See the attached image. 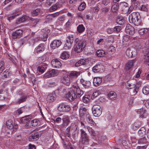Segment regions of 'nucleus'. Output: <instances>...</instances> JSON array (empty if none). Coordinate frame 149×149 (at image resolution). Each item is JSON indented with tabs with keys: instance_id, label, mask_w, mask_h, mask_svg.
Masks as SVG:
<instances>
[{
	"instance_id": "nucleus-43",
	"label": "nucleus",
	"mask_w": 149,
	"mask_h": 149,
	"mask_svg": "<svg viewBox=\"0 0 149 149\" xmlns=\"http://www.w3.org/2000/svg\"><path fill=\"white\" fill-rule=\"evenodd\" d=\"M72 43L66 41L64 47V48L65 49H68L71 48L72 45Z\"/></svg>"
},
{
	"instance_id": "nucleus-36",
	"label": "nucleus",
	"mask_w": 149,
	"mask_h": 149,
	"mask_svg": "<svg viewBox=\"0 0 149 149\" xmlns=\"http://www.w3.org/2000/svg\"><path fill=\"white\" fill-rule=\"evenodd\" d=\"M70 56L69 54L66 52H64L62 53L61 56V58L63 59H66L68 58Z\"/></svg>"
},
{
	"instance_id": "nucleus-2",
	"label": "nucleus",
	"mask_w": 149,
	"mask_h": 149,
	"mask_svg": "<svg viewBox=\"0 0 149 149\" xmlns=\"http://www.w3.org/2000/svg\"><path fill=\"white\" fill-rule=\"evenodd\" d=\"M74 42L76 44L74 47V51L77 53L81 52L85 47L84 41L83 40H79L78 38H77L74 40Z\"/></svg>"
},
{
	"instance_id": "nucleus-14",
	"label": "nucleus",
	"mask_w": 149,
	"mask_h": 149,
	"mask_svg": "<svg viewBox=\"0 0 149 149\" xmlns=\"http://www.w3.org/2000/svg\"><path fill=\"white\" fill-rule=\"evenodd\" d=\"M86 121L88 124L91 125V126H94L96 125V123L94 122L91 116L89 113H87L86 116Z\"/></svg>"
},
{
	"instance_id": "nucleus-53",
	"label": "nucleus",
	"mask_w": 149,
	"mask_h": 149,
	"mask_svg": "<svg viewBox=\"0 0 149 149\" xmlns=\"http://www.w3.org/2000/svg\"><path fill=\"white\" fill-rule=\"evenodd\" d=\"M81 62V65H85L88 64L89 63V59H82L80 60Z\"/></svg>"
},
{
	"instance_id": "nucleus-27",
	"label": "nucleus",
	"mask_w": 149,
	"mask_h": 149,
	"mask_svg": "<svg viewBox=\"0 0 149 149\" xmlns=\"http://www.w3.org/2000/svg\"><path fill=\"white\" fill-rule=\"evenodd\" d=\"M87 113H88L85 108L81 107L79 109V115L81 117H83L84 115H86Z\"/></svg>"
},
{
	"instance_id": "nucleus-42",
	"label": "nucleus",
	"mask_w": 149,
	"mask_h": 149,
	"mask_svg": "<svg viewBox=\"0 0 149 149\" xmlns=\"http://www.w3.org/2000/svg\"><path fill=\"white\" fill-rule=\"evenodd\" d=\"M10 74L11 73H10V70L8 69L6 70L3 72L2 77H3L4 78H6L8 77Z\"/></svg>"
},
{
	"instance_id": "nucleus-34",
	"label": "nucleus",
	"mask_w": 149,
	"mask_h": 149,
	"mask_svg": "<svg viewBox=\"0 0 149 149\" xmlns=\"http://www.w3.org/2000/svg\"><path fill=\"white\" fill-rule=\"evenodd\" d=\"M7 127L9 129H12L13 128V124L12 120H9L6 122Z\"/></svg>"
},
{
	"instance_id": "nucleus-48",
	"label": "nucleus",
	"mask_w": 149,
	"mask_h": 149,
	"mask_svg": "<svg viewBox=\"0 0 149 149\" xmlns=\"http://www.w3.org/2000/svg\"><path fill=\"white\" fill-rule=\"evenodd\" d=\"M86 4L85 3L83 2L81 3L78 6V9L80 11L83 10L86 8Z\"/></svg>"
},
{
	"instance_id": "nucleus-44",
	"label": "nucleus",
	"mask_w": 149,
	"mask_h": 149,
	"mask_svg": "<svg viewBox=\"0 0 149 149\" xmlns=\"http://www.w3.org/2000/svg\"><path fill=\"white\" fill-rule=\"evenodd\" d=\"M40 11V9H37L32 11L31 12V14L33 16H37L39 14Z\"/></svg>"
},
{
	"instance_id": "nucleus-10",
	"label": "nucleus",
	"mask_w": 149,
	"mask_h": 149,
	"mask_svg": "<svg viewBox=\"0 0 149 149\" xmlns=\"http://www.w3.org/2000/svg\"><path fill=\"white\" fill-rule=\"evenodd\" d=\"M125 32L128 34L132 35L135 33L134 27L129 24H127L125 29Z\"/></svg>"
},
{
	"instance_id": "nucleus-25",
	"label": "nucleus",
	"mask_w": 149,
	"mask_h": 149,
	"mask_svg": "<svg viewBox=\"0 0 149 149\" xmlns=\"http://www.w3.org/2000/svg\"><path fill=\"white\" fill-rule=\"evenodd\" d=\"M40 135L38 133L32 134L29 138V140L30 141H33L34 140H37L39 138Z\"/></svg>"
},
{
	"instance_id": "nucleus-37",
	"label": "nucleus",
	"mask_w": 149,
	"mask_h": 149,
	"mask_svg": "<svg viewBox=\"0 0 149 149\" xmlns=\"http://www.w3.org/2000/svg\"><path fill=\"white\" fill-rule=\"evenodd\" d=\"M62 120L63 123L66 124L67 125H68L70 122V119L68 116H64Z\"/></svg>"
},
{
	"instance_id": "nucleus-54",
	"label": "nucleus",
	"mask_w": 149,
	"mask_h": 149,
	"mask_svg": "<svg viewBox=\"0 0 149 149\" xmlns=\"http://www.w3.org/2000/svg\"><path fill=\"white\" fill-rule=\"evenodd\" d=\"M39 120L36 119H35L33 120H31V122L32 124V127H35L38 125Z\"/></svg>"
},
{
	"instance_id": "nucleus-64",
	"label": "nucleus",
	"mask_w": 149,
	"mask_h": 149,
	"mask_svg": "<svg viewBox=\"0 0 149 149\" xmlns=\"http://www.w3.org/2000/svg\"><path fill=\"white\" fill-rule=\"evenodd\" d=\"M36 146L31 144H29L28 146V149H36Z\"/></svg>"
},
{
	"instance_id": "nucleus-41",
	"label": "nucleus",
	"mask_w": 149,
	"mask_h": 149,
	"mask_svg": "<svg viewBox=\"0 0 149 149\" xmlns=\"http://www.w3.org/2000/svg\"><path fill=\"white\" fill-rule=\"evenodd\" d=\"M86 128L89 133L91 135L93 136H95L96 135V134L95 132L91 127L88 126H86Z\"/></svg>"
},
{
	"instance_id": "nucleus-55",
	"label": "nucleus",
	"mask_w": 149,
	"mask_h": 149,
	"mask_svg": "<svg viewBox=\"0 0 149 149\" xmlns=\"http://www.w3.org/2000/svg\"><path fill=\"white\" fill-rule=\"evenodd\" d=\"M147 142V140L145 137L142 138L138 141L139 143H146Z\"/></svg>"
},
{
	"instance_id": "nucleus-60",
	"label": "nucleus",
	"mask_w": 149,
	"mask_h": 149,
	"mask_svg": "<svg viewBox=\"0 0 149 149\" xmlns=\"http://www.w3.org/2000/svg\"><path fill=\"white\" fill-rule=\"evenodd\" d=\"M133 128L136 129L139 128L140 126V124L139 122H135L134 124Z\"/></svg>"
},
{
	"instance_id": "nucleus-51",
	"label": "nucleus",
	"mask_w": 149,
	"mask_h": 149,
	"mask_svg": "<svg viewBox=\"0 0 149 149\" xmlns=\"http://www.w3.org/2000/svg\"><path fill=\"white\" fill-rule=\"evenodd\" d=\"M142 92L145 95H148L149 93V88L147 86L144 87L142 90Z\"/></svg>"
},
{
	"instance_id": "nucleus-29",
	"label": "nucleus",
	"mask_w": 149,
	"mask_h": 149,
	"mask_svg": "<svg viewBox=\"0 0 149 149\" xmlns=\"http://www.w3.org/2000/svg\"><path fill=\"white\" fill-rule=\"evenodd\" d=\"M143 61L145 64L149 65V52H146V54L144 55Z\"/></svg>"
},
{
	"instance_id": "nucleus-32",
	"label": "nucleus",
	"mask_w": 149,
	"mask_h": 149,
	"mask_svg": "<svg viewBox=\"0 0 149 149\" xmlns=\"http://www.w3.org/2000/svg\"><path fill=\"white\" fill-rule=\"evenodd\" d=\"M45 47L43 44H40L36 48L37 53H41L44 50Z\"/></svg>"
},
{
	"instance_id": "nucleus-19",
	"label": "nucleus",
	"mask_w": 149,
	"mask_h": 149,
	"mask_svg": "<svg viewBox=\"0 0 149 149\" xmlns=\"http://www.w3.org/2000/svg\"><path fill=\"white\" fill-rule=\"evenodd\" d=\"M120 6L121 7L123 13H126L128 12L129 6L128 4L125 2H123L120 4Z\"/></svg>"
},
{
	"instance_id": "nucleus-56",
	"label": "nucleus",
	"mask_w": 149,
	"mask_h": 149,
	"mask_svg": "<svg viewBox=\"0 0 149 149\" xmlns=\"http://www.w3.org/2000/svg\"><path fill=\"white\" fill-rule=\"evenodd\" d=\"M121 30V26H116L115 27L113 28V31L115 32H120Z\"/></svg>"
},
{
	"instance_id": "nucleus-9",
	"label": "nucleus",
	"mask_w": 149,
	"mask_h": 149,
	"mask_svg": "<svg viewBox=\"0 0 149 149\" xmlns=\"http://www.w3.org/2000/svg\"><path fill=\"white\" fill-rule=\"evenodd\" d=\"M104 66L101 64L98 63L93 68V70L95 72H102L104 70Z\"/></svg>"
},
{
	"instance_id": "nucleus-6",
	"label": "nucleus",
	"mask_w": 149,
	"mask_h": 149,
	"mask_svg": "<svg viewBox=\"0 0 149 149\" xmlns=\"http://www.w3.org/2000/svg\"><path fill=\"white\" fill-rule=\"evenodd\" d=\"M77 95L73 90H69L66 94V98L69 100L73 101L76 98Z\"/></svg>"
},
{
	"instance_id": "nucleus-22",
	"label": "nucleus",
	"mask_w": 149,
	"mask_h": 149,
	"mask_svg": "<svg viewBox=\"0 0 149 149\" xmlns=\"http://www.w3.org/2000/svg\"><path fill=\"white\" fill-rule=\"evenodd\" d=\"M102 82V79L100 77L94 78L93 81V84L95 86L100 85Z\"/></svg>"
},
{
	"instance_id": "nucleus-50",
	"label": "nucleus",
	"mask_w": 149,
	"mask_h": 149,
	"mask_svg": "<svg viewBox=\"0 0 149 149\" xmlns=\"http://www.w3.org/2000/svg\"><path fill=\"white\" fill-rule=\"evenodd\" d=\"M108 51L110 54L113 53L116 51L115 48L113 46H111L108 48Z\"/></svg>"
},
{
	"instance_id": "nucleus-31",
	"label": "nucleus",
	"mask_w": 149,
	"mask_h": 149,
	"mask_svg": "<svg viewBox=\"0 0 149 149\" xmlns=\"http://www.w3.org/2000/svg\"><path fill=\"white\" fill-rule=\"evenodd\" d=\"M31 116H27L22 117L20 119L21 123L24 124H26L31 120Z\"/></svg>"
},
{
	"instance_id": "nucleus-58",
	"label": "nucleus",
	"mask_w": 149,
	"mask_h": 149,
	"mask_svg": "<svg viewBox=\"0 0 149 149\" xmlns=\"http://www.w3.org/2000/svg\"><path fill=\"white\" fill-rule=\"evenodd\" d=\"M58 15V13H54L51 15H49L47 16L46 17V19H51L52 18L51 17H55L57 16Z\"/></svg>"
},
{
	"instance_id": "nucleus-28",
	"label": "nucleus",
	"mask_w": 149,
	"mask_h": 149,
	"mask_svg": "<svg viewBox=\"0 0 149 149\" xmlns=\"http://www.w3.org/2000/svg\"><path fill=\"white\" fill-rule=\"evenodd\" d=\"M28 18V16L25 15L23 16L22 17H20L17 19L16 20V23L17 24H20L26 20Z\"/></svg>"
},
{
	"instance_id": "nucleus-15",
	"label": "nucleus",
	"mask_w": 149,
	"mask_h": 149,
	"mask_svg": "<svg viewBox=\"0 0 149 149\" xmlns=\"http://www.w3.org/2000/svg\"><path fill=\"white\" fill-rule=\"evenodd\" d=\"M61 44V41L59 40H55L52 42L50 46L52 48L55 49L59 47Z\"/></svg>"
},
{
	"instance_id": "nucleus-13",
	"label": "nucleus",
	"mask_w": 149,
	"mask_h": 149,
	"mask_svg": "<svg viewBox=\"0 0 149 149\" xmlns=\"http://www.w3.org/2000/svg\"><path fill=\"white\" fill-rule=\"evenodd\" d=\"M22 31L20 29L13 32L12 33V38L13 39H16L20 38L22 36Z\"/></svg>"
},
{
	"instance_id": "nucleus-49",
	"label": "nucleus",
	"mask_w": 149,
	"mask_h": 149,
	"mask_svg": "<svg viewBox=\"0 0 149 149\" xmlns=\"http://www.w3.org/2000/svg\"><path fill=\"white\" fill-rule=\"evenodd\" d=\"M139 9L141 10L147 12L148 10L147 6L146 5H142L139 7Z\"/></svg>"
},
{
	"instance_id": "nucleus-18",
	"label": "nucleus",
	"mask_w": 149,
	"mask_h": 149,
	"mask_svg": "<svg viewBox=\"0 0 149 149\" xmlns=\"http://www.w3.org/2000/svg\"><path fill=\"white\" fill-rule=\"evenodd\" d=\"M47 64L42 63L38 66L37 69V71L41 74H42L44 72L45 69L47 68Z\"/></svg>"
},
{
	"instance_id": "nucleus-21",
	"label": "nucleus",
	"mask_w": 149,
	"mask_h": 149,
	"mask_svg": "<svg viewBox=\"0 0 149 149\" xmlns=\"http://www.w3.org/2000/svg\"><path fill=\"white\" fill-rule=\"evenodd\" d=\"M42 31L44 33L43 34V37H41L42 40L44 41H45L47 40V38L48 37V33L50 31V30L46 28L45 29H42Z\"/></svg>"
},
{
	"instance_id": "nucleus-61",
	"label": "nucleus",
	"mask_w": 149,
	"mask_h": 149,
	"mask_svg": "<svg viewBox=\"0 0 149 149\" xmlns=\"http://www.w3.org/2000/svg\"><path fill=\"white\" fill-rule=\"evenodd\" d=\"M30 19L34 25H36L39 21V20L37 19H35L31 18Z\"/></svg>"
},
{
	"instance_id": "nucleus-11",
	"label": "nucleus",
	"mask_w": 149,
	"mask_h": 149,
	"mask_svg": "<svg viewBox=\"0 0 149 149\" xmlns=\"http://www.w3.org/2000/svg\"><path fill=\"white\" fill-rule=\"evenodd\" d=\"M126 55L129 57H133L136 55V52L133 48H128L125 52Z\"/></svg>"
},
{
	"instance_id": "nucleus-63",
	"label": "nucleus",
	"mask_w": 149,
	"mask_h": 149,
	"mask_svg": "<svg viewBox=\"0 0 149 149\" xmlns=\"http://www.w3.org/2000/svg\"><path fill=\"white\" fill-rule=\"evenodd\" d=\"M109 8L107 7H105L102 8L101 9V11L102 13H106L109 11Z\"/></svg>"
},
{
	"instance_id": "nucleus-57",
	"label": "nucleus",
	"mask_w": 149,
	"mask_h": 149,
	"mask_svg": "<svg viewBox=\"0 0 149 149\" xmlns=\"http://www.w3.org/2000/svg\"><path fill=\"white\" fill-rule=\"evenodd\" d=\"M89 96L88 95H86L84 96L82 98L83 102L85 103L88 102L89 101Z\"/></svg>"
},
{
	"instance_id": "nucleus-16",
	"label": "nucleus",
	"mask_w": 149,
	"mask_h": 149,
	"mask_svg": "<svg viewBox=\"0 0 149 149\" xmlns=\"http://www.w3.org/2000/svg\"><path fill=\"white\" fill-rule=\"evenodd\" d=\"M27 99V96L26 95H22L20 98L15 99L14 103L15 104H19L26 101Z\"/></svg>"
},
{
	"instance_id": "nucleus-23",
	"label": "nucleus",
	"mask_w": 149,
	"mask_h": 149,
	"mask_svg": "<svg viewBox=\"0 0 149 149\" xmlns=\"http://www.w3.org/2000/svg\"><path fill=\"white\" fill-rule=\"evenodd\" d=\"M135 62L134 60H130L125 65V68L127 70H128L131 69L133 66Z\"/></svg>"
},
{
	"instance_id": "nucleus-38",
	"label": "nucleus",
	"mask_w": 149,
	"mask_h": 149,
	"mask_svg": "<svg viewBox=\"0 0 149 149\" xmlns=\"http://www.w3.org/2000/svg\"><path fill=\"white\" fill-rule=\"evenodd\" d=\"M96 53L98 57H103L106 55L104 51L102 50L97 51Z\"/></svg>"
},
{
	"instance_id": "nucleus-33",
	"label": "nucleus",
	"mask_w": 149,
	"mask_h": 149,
	"mask_svg": "<svg viewBox=\"0 0 149 149\" xmlns=\"http://www.w3.org/2000/svg\"><path fill=\"white\" fill-rule=\"evenodd\" d=\"M146 133V130L144 127H142L139 130L138 134L140 136H143L145 135Z\"/></svg>"
},
{
	"instance_id": "nucleus-12",
	"label": "nucleus",
	"mask_w": 149,
	"mask_h": 149,
	"mask_svg": "<svg viewBox=\"0 0 149 149\" xmlns=\"http://www.w3.org/2000/svg\"><path fill=\"white\" fill-rule=\"evenodd\" d=\"M51 64L54 68H59L61 67L62 64L59 60L58 59H54L51 61Z\"/></svg>"
},
{
	"instance_id": "nucleus-40",
	"label": "nucleus",
	"mask_w": 149,
	"mask_h": 149,
	"mask_svg": "<svg viewBox=\"0 0 149 149\" xmlns=\"http://www.w3.org/2000/svg\"><path fill=\"white\" fill-rule=\"evenodd\" d=\"M146 111V110L143 108L137 110L136 111L138 114L141 115L140 116L141 117H143L144 116L143 114L145 113Z\"/></svg>"
},
{
	"instance_id": "nucleus-4",
	"label": "nucleus",
	"mask_w": 149,
	"mask_h": 149,
	"mask_svg": "<svg viewBox=\"0 0 149 149\" xmlns=\"http://www.w3.org/2000/svg\"><path fill=\"white\" fill-rule=\"evenodd\" d=\"M102 109L100 105H95L92 108V112L94 116H99L102 114Z\"/></svg>"
},
{
	"instance_id": "nucleus-62",
	"label": "nucleus",
	"mask_w": 149,
	"mask_h": 149,
	"mask_svg": "<svg viewBox=\"0 0 149 149\" xmlns=\"http://www.w3.org/2000/svg\"><path fill=\"white\" fill-rule=\"evenodd\" d=\"M111 0H102V4L104 5L107 6L111 2Z\"/></svg>"
},
{
	"instance_id": "nucleus-30",
	"label": "nucleus",
	"mask_w": 149,
	"mask_h": 149,
	"mask_svg": "<svg viewBox=\"0 0 149 149\" xmlns=\"http://www.w3.org/2000/svg\"><path fill=\"white\" fill-rule=\"evenodd\" d=\"M108 97L112 100H115L116 98L117 95L116 93L112 91L109 92L108 94Z\"/></svg>"
},
{
	"instance_id": "nucleus-46",
	"label": "nucleus",
	"mask_w": 149,
	"mask_h": 149,
	"mask_svg": "<svg viewBox=\"0 0 149 149\" xmlns=\"http://www.w3.org/2000/svg\"><path fill=\"white\" fill-rule=\"evenodd\" d=\"M0 94L5 95H8L7 89L4 88H0Z\"/></svg>"
},
{
	"instance_id": "nucleus-3",
	"label": "nucleus",
	"mask_w": 149,
	"mask_h": 149,
	"mask_svg": "<svg viewBox=\"0 0 149 149\" xmlns=\"http://www.w3.org/2000/svg\"><path fill=\"white\" fill-rule=\"evenodd\" d=\"M68 73L66 71L64 72L61 79V82L66 85H68L70 84V79L69 77Z\"/></svg>"
},
{
	"instance_id": "nucleus-20",
	"label": "nucleus",
	"mask_w": 149,
	"mask_h": 149,
	"mask_svg": "<svg viewBox=\"0 0 149 149\" xmlns=\"http://www.w3.org/2000/svg\"><path fill=\"white\" fill-rule=\"evenodd\" d=\"M55 95L54 94H50L47 96L46 101L47 103H50L53 102L55 100Z\"/></svg>"
},
{
	"instance_id": "nucleus-35",
	"label": "nucleus",
	"mask_w": 149,
	"mask_h": 149,
	"mask_svg": "<svg viewBox=\"0 0 149 149\" xmlns=\"http://www.w3.org/2000/svg\"><path fill=\"white\" fill-rule=\"evenodd\" d=\"M135 84H130L129 83H127V87L128 89H132L133 88H134V91H135L134 93H135V94L138 91V89L135 88Z\"/></svg>"
},
{
	"instance_id": "nucleus-7",
	"label": "nucleus",
	"mask_w": 149,
	"mask_h": 149,
	"mask_svg": "<svg viewBox=\"0 0 149 149\" xmlns=\"http://www.w3.org/2000/svg\"><path fill=\"white\" fill-rule=\"evenodd\" d=\"M80 131L82 143L84 144L88 142L89 141L88 137L85 132L83 129H81Z\"/></svg>"
},
{
	"instance_id": "nucleus-52",
	"label": "nucleus",
	"mask_w": 149,
	"mask_h": 149,
	"mask_svg": "<svg viewBox=\"0 0 149 149\" xmlns=\"http://www.w3.org/2000/svg\"><path fill=\"white\" fill-rule=\"evenodd\" d=\"M100 94V91H97L92 94L91 98L92 99H94L97 97Z\"/></svg>"
},
{
	"instance_id": "nucleus-45",
	"label": "nucleus",
	"mask_w": 149,
	"mask_h": 149,
	"mask_svg": "<svg viewBox=\"0 0 149 149\" xmlns=\"http://www.w3.org/2000/svg\"><path fill=\"white\" fill-rule=\"evenodd\" d=\"M118 5V3H115L114 4L111 8V10L113 12H116L119 9Z\"/></svg>"
},
{
	"instance_id": "nucleus-24",
	"label": "nucleus",
	"mask_w": 149,
	"mask_h": 149,
	"mask_svg": "<svg viewBox=\"0 0 149 149\" xmlns=\"http://www.w3.org/2000/svg\"><path fill=\"white\" fill-rule=\"evenodd\" d=\"M80 82L85 88H88L91 86V83L89 81H85L83 79H81Z\"/></svg>"
},
{
	"instance_id": "nucleus-17",
	"label": "nucleus",
	"mask_w": 149,
	"mask_h": 149,
	"mask_svg": "<svg viewBox=\"0 0 149 149\" xmlns=\"http://www.w3.org/2000/svg\"><path fill=\"white\" fill-rule=\"evenodd\" d=\"M72 87L76 90L77 94L78 97H80L83 94V92L80 89L79 86L77 84H73Z\"/></svg>"
},
{
	"instance_id": "nucleus-5",
	"label": "nucleus",
	"mask_w": 149,
	"mask_h": 149,
	"mask_svg": "<svg viewBox=\"0 0 149 149\" xmlns=\"http://www.w3.org/2000/svg\"><path fill=\"white\" fill-rule=\"evenodd\" d=\"M58 110L60 112H67L71 109L70 106L68 104L61 103L58 104L57 107Z\"/></svg>"
},
{
	"instance_id": "nucleus-59",
	"label": "nucleus",
	"mask_w": 149,
	"mask_h": 149,
	"mask_svg": "<svg viewBox=\"0 0 149 149\" xmlns=\"http://www.w3.org/2000/svg\"><path fill=\"white\" fill-rule=\"evenodd\" d=\"M130 37L128 35H126L124 36L123 38V42H127L130 40Z\"/></svg>"
},
{
	"instance_id": "nucleus-1",
	"label": "nucleus",
	"mask_w": 149,
	"mask_h": 149,
	"mask_svg": "<svg viewBox=\"0 0 149 149\" xmlns=\"http://www.w3.org/2000/svg\"><path fill=\"white\" fill-rule=\"evenodd\" d=\"M140 18V14L138 12H133L129 16V21L130 23H133L136 26H138L141 23Z\"/></svg>"
},
{
	"instance_id": "nucleus-8",
	"label": "nucleus",
	"mask_w": 149,
	"mask_h": 149,
	"mask_svg": "<svg viewBox=\"0 0 149 149\" xmlns=\"http://www.w3.org/2000/svg\"><path fill=\"white\" fill-rule=\"evenodd\" d=\"M58 74V73L57 70L53 69L45 73L44 76V77L47 79L56 76Z\"/></svg>"
},
{
	"instance_id": "nucleus-47",
	"label": "nucleus",
	"mask_w": 149,
	"mask_h": 149,
	"mask_svg": "<svg viewBox=\"0 0 149 149\" xmlns=\"http://www.w3.org/2000/svg\"><path fill=\"white\" fill-rule=\"evenodd\" d=\"M74 40V36L73 35H71L68 36L66 40V41L72 44Z\"/></svg>"
},
{
	"instance_id": "nucleus-39",
	"label": "nucleus",
	"mask_w": 149,
	"mask_h": 149,
	"mask_svg": "<svg viewBox=\"0 0 149 149\" xmlns=\"http://www.w3.org/2000/svg\"><path fill=\"white\" fill-rule=\"evenodd\" d=\"M77 30L79 33H81L83 32L85 30V28L83 24L79 25L77 28Z\"/></svg>"
},
{
	"instance_id": "nucleus-26",
	"label": "nucleus",
	"mask_w": 149,
	"mask_h": 149,
	"mask_svg": "<svg viewBox=\"0 0 149 149\" xmlns=\"http://www.w3.org/2000/svg\"><path fill=\"white\" fill-rule=\"evenodd\" d=\"M68 76L70 77L77 78L80 74V72L76 71H72L68 72Z\"/></svg>"
}]
</instances>
